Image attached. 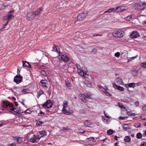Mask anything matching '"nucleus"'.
<instances>
[{
    "mask_svg": "<svg viewBox=\"0 0 146 146\" xmlns=\"http://www.w3.org/2000/svg\"><path fill=\"white\" fill-rule=\"evenodd\" d=\"M76 66L77 69V72L81 76L84 77V78H87L88 75L87 73V70L84 67L81 68L80 66L78 64H76Z\"/></svg>",
    "mask_w": 146,
    "mask_h": 146,
    "instance_id": "obj_1",
    "label": "nucleus"
},
{
    "mask_svg": "<svg viewBox=\"0 0 146 146\" xmlns=\"http://www.w3.org/2000/svg\"><path fill=\"white\" fill-rule=\"evenodd\" d=\"M135 9L138 10L142 11L146 8V3L145 2L137 3L134 6Z\"/></svg>",
    "mask_w": 146,
    "mask_h": 146,
    "instance_id": "obj_2",
    "label": "nucleus"
},
{
    "mask_svg": "<svg viewBox=\"0 0 146 146\" xmlns=\"http://www.w3.org/2000/svg\"><path fill=\"white\" fill-rule=\"evenodd\" d=\"M88 13V11H85L79 14L77 17V20L75 21V23H76L78 21H82L87 16Z\"/></svg>",
    "mask_w": 146,
    "mask_h": 146,
    "instance_id": "obj_3",
    "label": "nucleus"
},
{
    "mask_svg": "<svg viewBox=\"0 0 146 146\" xmlns=\"http://www.w3.org/2000/svg\"><path fill=\"white\" fill-rule=\"evenodd\" d=\"M124 32L122 31H115L113 32L112 35L115 37L121 38L124 35Z\"/></svg>",
    "mask_w": 146,
    "mask_h": 146,
    "instance_id": "obj_4",
    "label": "nucleus"
},
{
    "mask_svg": "<svg viewBox=\"0 0 146 146\" xmlns=\"http://www.w3.org/2000/svg\"><path fill=\"white\" fill-rule=\"evenodd\" d=\"M36 17L35 12H34L29 13L27 15L26 19L29 20H33Z\"/></svg>",
    "mask_w": 146,
    "mask_h": 146,
    "instance_id": "obj_5",
    "label": "nucleus"
},
{
    "mask_svg": "<svg viewBox=\"0 0 146 146\" xmlns=\"http://www.w3.org/2000/svg\"><path fill=\"white\" fill-rule=\"evenodd\" d=\"M2 102L3 104L2 106L4 108H7L8 106L12 107L14 106L13 103L7 101L3 100L2 101Z\"/></svg>",
    "mask_w": 146,
    "mask_h": 146,
    "instance_id": "obj_6",
    "label": "nucleus"
},
{
    "mask_svg": "<svg viewBox=\"0 0 146 146\" xmlns=\"http://www.w3.org/2000/svg\"><path fill=\"white\" fill-rule=\"evenodd\" d=\"M23 77L20 75H17L14 78V81L18 84L22 82Z\"/></svg>",
    "mask_w": 146,
    "mask_h": 146,
    "instance_id": "obj_7",
    "label": "nucleus"
},
{
    "mask_svg": "<svg viewBox=\"0 0 146 146\" xmlns=\"http://www.w3.org/2000/svg\"><path fill=\"white\" fill-rule=\"evenodd\" d=\"M40 83L43 88H47L48 87L49 84L47 80H42L40 81Z\"/></svg>",
    "mask_w": 146,
    "mask_h": 146,
    "instance_id": "obj_8",
    "label": "nucleus"
},
{
    "mask_svg": "<svg viewBox=\"0 0 146 146\" xmlns=\"http://www.w3.org/2000/svg\"><path fill=\"white\" fill-rule=\"evenodd\" d=\"M52 104L50 100H48L46 101V103L42 105V106L44 108L46 107L49 108H51L52 106Z\"/></svg>",
    "mask_w": 146,
    "mask_h": 146,
    "instance_id": "obj_9",
    "label": "nucleus"
},
{
    "mask_svg": "<svg viewBox=\"0 0 146 146\" xmlns=\"http://www.w3.org/2000/svg\"><path fill=\"white\" fill-rule=\"evenodd\" d=\"M46 135V133L45 131H41L37 133L36 135L38 139L39 140L41 137H43L44 135Z\"/></svg>",
    "mask_w": 146,
    "mask_h": 146,
    "instance_id": "obj_10",
    "label": "nucleus"
},
{
    "mask_svg": "<svg viewBox=\"0 0 146 146\" xmlns=\"http://www.w3.org/2000/svg\"><path fill=\"white\" fill-rule=\"evenodd\" d=\"M39 141V139L36 136V135H33L30 139V141L33 143L38 142Z\"/></svg>",
    "mask_w": 146,
    "mask_h": 146,
    "instance_id": "obj_11",
    "label": "nucleus"
},
{
    "mask_svg": "<svg viewBox=\"0 0 146 146\" xmlns=\"http://www.w3.org/2000/svg\"><path fill=\"white\" fill-rule=\"evenodd\" d=\"M113 86L115 88L121 91H123L124 90V88L123 87L117 85L115 82H114L113 84Z\"/></svg>",
    "mask_w": 146,
    "mask_h": 146,
    "instance_id": "obj_12",
    "label": "nucleus"
},
{
    "mask_svg": "<svg viewBox=\"0 0 146 146\" xmlns=\"http://www.w3.org/2000/svg\"><path fill=\"white\" fill-rule=\"evenodd\" d=\"M130 35L131 38H136L139 36V35L137 32L133 31L132 32V33Z\"/></svg>",
    "mask_w": 146,
    "mask_h": 146,
    "instance_id": "obj_13",
    "label": "nucleus"
},
{
    "mask_svg": "<svg viewBox=\"0 0 146 146\" xmlns=\"http://www.w3.org/2000/svg\"><path fill=\"white\" fill-rule=\"evenodd\" d=\"M43 11V10L42 7H40L39 9H37V10L35 11L34 12H35V13L36 15V17L38 16L39 15H40Z\"/></svg>",
    "mask_w": 146,
    "mask_h": 146,
    "instance_id": "obj_14",
    "label": "nucleus"
},
{
    "mask_svg": "<svg viewBox=\"0 0 146 146\" xmlns=\"http://www.w3.org/2000/svg\"><path fill=\"white\" fill-rule=\"evenodd\" d=\"M59 55L60 56H61V60H62L65 62L69 60L68 58L66 55L62 54V55H61L60 53H59Z\"/></svg>",
    "mask_w": 146,
    "mask_h": 146,
    "instance_id": "obj_15",
    "label": "nucleus"
},
{
    "mask_svg": "<svg viewBox=\"0 0 146 146\" xmlns=\"http://www.w3.org/2000/svg\"><path fill=\"white\" fill-rule=\"evenodd\" d=\"M80 99L81 100L84 102H86V96L85 95L82 94H80L79 95Z\"/></svg>",
    "mask_w": 146,
    "mask_h": 146,
    "instance_id": "obj_16",
    "label": "nucleus"
},
{
    "mask_svg": "<svg viewBox=\"0 0 146 146\" xmlns=\"http://www.w3.org/2000/svg\"><path fill=\"white\" fill-rule=\"evenodd\" d=\"M125 9V7L123 6H119L117 7L115 10V11L117 12H121Z\"/></svg>",
    "mask_w": 146,
    "mask_h": 146,
    "instance_id": "obj_17",
    "label": "nucleus"
},
{
    "mask_svg": "<svg viewBox=\"0 0 146 146\" xmlns=\"http://www.w3.org/2000/svg\"><path fill=\"white\" fill-rule=\"evenodd\" d=\"M126 87L128 88L129 87H132L134 88L135 87V83H131L128 84H125Z\"/></svg>",
    "mask_w": 146,
    "mask_h": 146,
    "instance_id": "obj_18",
    "label": "nucleus"
},
{
    "mask_svg": "<svg viewBox=\"0 0 146 146\" xmlns=\"http://www.w3.org/2000/svg\"><path fill=\"white\" fill-rule=\"evenodd\" d=\"M23 66L28 68H30L31 66L29 63L26 61H22Z\"/></svg>",
    "mask_w": 146,
    "mask_h": 146,
    "instance_id": "obj_19",
    "label": "nucleus"
},
{
    "mask_svg": "<svg viewBox=\"0 0 146 146\" xmlns=\"http://www.w3.org/2000/svg\"><path fill=\"white\" fill-rule=\"evenodd\" d=\"M84 125L86 127H90L91 125V122L88 120H86L84 122Z\"/></svg>",
    "mask_w": 146,
    "mask_h": 146,
    "instance_id": "obj_20",
    "label": "nucleus"
},
{
    "mask_svg": "<svg viewBox=\"0 0 146 146\" xmlns=\"http://www.w3.org/2000/svg\"><path fill=\"white\" fill-rule=\"evenodd\" d=\"M116 82L119 84L121 85L123 83L122 79L120 78H117L115 80Z\"/></svg>",
    "mask_w": 146,
    "mask_h": 146,
    "instance_id": "obj_21",
    "label": "nucleus"
},
{
    "mask_svg": "<svg viewBox=\"0 0 146 146\" xmlns=\"http://www.w3.org/2000/svg\"><path fill=\"white\" fill-rule=\"evenodd\" d=\"M122 128L124 129L127 130L131 128V126L128 124H125L122 126Z\"/></svg>",
    "mask_w": 146,
    "mask_h": 146,
    "instance_id": "obj_22",
    "label": "nucleus"
},
{
    "mask_svg": "<svg viewBox=\"0 0 146 146\" xmlns=\"http://www.w3.org/2000/svg\"><path fill=\"white\" fill-rule=\"evenodd\" d=\"M84 83L86 86L89 87H91L92 86L91 83L87 80H85L84 81Z\"/></svg>",
    "mask_w": 146,
    "mask_h": 146,
    "instance_id": "obj_23",
    "label": "nucleus"
},
{
    "mask_svg": "<svg viewBox=\"0 0 146 146\" xmlns=\"http://www.w3.org/2000/svg\"><path fill=\"white\" fill-rule=\"evenodd\" d=\"M140 66H141V68L140 69V70H141L143 68H146V62H143L141 63L140 64Z\"/></svg>",
    "mask_w": 146,
    "mask_h": 146,
    "instance_id": "obj_24",
    "label": "nucleus"
},
{
    "mask_svg": "<svg viewBox=\"0 0 146 146\" xmlns=\"http://www.w3.org/2000/svg\"><path fill=\"white\" fill-rule=\"evenodd\" d=\"M62 111L63 112H64V113L65 114H66L67 115H69L71 113H72V111L71 110H67L66 108V110H62Z\"/></svg>",
    "mask_w": 146,
    "mask_h": 146,
    "instance_id": "obj_25",
    "label": "nucleus"
},
{
    "mask_svg": "<svg viewBox=\"0 0 146 146\" xmlns=\"http://www.w3.org/2000/svg\"><path fill=\"white\" fill-rule=\"evenodd\" d=\"M14 17H13L10 16L6 15L4 16L3 17L4 19H7L8 21H11Z\"/></svg>",
    "mask_w": 146,
    "mask_h": 146,
    "instance_id": "obj_26",
    "label": "nucleus"
},
{
    "mask_svg": "<svg viewBox=\"0 0 146 146\" xmlns=\"http://www.w3.org/2000/svg\"><path fill=\"white\" fill-rule=\"evenodd\" d=\"M124 140L125 142H129L130 141L131 138L129 136H126L125 137Z\"/></svg>",
    "mask_w": 146,
    "mask_h": 146,
    "instance_id": "obj_27",
    "label": "nucleus"
},
{
    "mask_svg": "<svg viewBox=\"0 0 146 146\" xmlns=\"http://www.w3.org/2000/svg\"><path fill=\"white\" fill-rule=\"evenodd\" d=\"M44 93L42 91H39L37 92L36 96L38 98H39V97L42 94H44Z\"/></svg>",
    "mask_w": 146,
    "mask_h": 146,
    "instance_id": "obj_28",
    "label": "nucleus"
},
{
    "mask_svg": "<svg viewBox=\"0 0 146 146\" xmlns=\"http://www.w3.org/2000/svg\"><path fill=\"white\" fill-rule=\"evenodd\" d=\"M67 102L66 101H64L63 102V108L62 109V110H66V108L67 106Z\"/></svg>",
    "mask_w": 146,
    "mask_h": 146,
    "instance_id": "obj_29",
    "label": "nucleus"
},
{
    "mask_svg": "<svg viewBox=\"0 0 146 146\" xmlns=\"http://www.w3.org/2000/svg\"><path fill=\"white\" fill-rule=\"evenodd\" d=\"M113 131L111 129H110L107 131V134L108 135H110L112 134L113 133Z\"/></svg>",
    "mask_w": 146,
    "mask_h": 146,
    "instance_id": "obj_30",
    "label": "nucleus"
},
{
    "mask_svg": "<svg viewBox=\"0 0 146 146\" xmlns=\"http://www.w3.org/2000/svg\"><path fill=\"white\" fill-rule=\"evenodd\" d=\"M142 137V134L140 133H137L136 135V137L137 139H140Z\"/></svg>",
    "mask_w": 146,
    "mask_h": 146,
    "instance_id": "obj_31",
    "label": "nucleus"
},
{
    "mask_svg": "<svg viewBox=\"0 0 146 146\" xmlns=\"http://www.w3.org/2000/svg\"><path fill=\"white\" fill-rule=\"evenodd\" d=\"M57 47L54 44V46L52 47V51H54V52H58V50L57 49Z\"/></svg>",
    "mask_w": 146,
    "mask_h": 146,
    "instance_id": "obj_32",
    "label": "nucleus"
},
{
    "mask_svg": "<svg viewBox=\"0 0 146 146\" xmlns=\"http://www.w3.org/2000/svg\"><path fill=\"white\" fill-rule=\"evenodd\" d=\"M16 110V109L15 108H11L10 110L9 111V112H11L12 113L14 114V112H16L17 113V112L14 111V110Z\"/></svg>",
    "mask_w": 146,
    "mask_h": 146,
    "instance_id": "obj_33",
    "label": "nucleus"
},
{
    "mask_svg": "<svg viewBox=\"0 0 146 146\" xmlns=\"http://www.w3.org/2000/svg\"><path fill=\"white\" fill-rule=\"evenodd\" d=\"M13 11H10L9 12V14L7 15L8 16H10L11 17H14V16L13 15Z\"/></svg>",
    "mask_w": 146,
    "mask_h": 146,
    "instance_id": "obj_34",
    "label": "nucleus"
},
{
    "mask_svg": "<svg viewBox=\"0 0 146 146\" xmlns=\"http://www.w3.org/2000/svg\"><path fill=\"white\" fill-rule=\"evenodd\" d=\"M17 140L18 143L20 144L22 143V139L21 137H18L17 138Z\"/></svg>",
    "mask_w": 146,
    "mask_h": 146,
    "instance_id": "obj_35",
    "label": "nucleus"
},
{
    "mask_svg": "<svg viewBox=\"0 0 146 146\" xmlns=\"http://www.w3.org/2000/svg\"><path fill=\"white\" fill-rule=\"evenodd\" d=\"M109 13H111L112 12H114L115 11V9L114 8H111L109 9L108 10Z\"/></svg>",
    "mask_w": 146,
    "mask_h": 146,
    "instance_id": "obj_36",
    "label": "nucleus"
},
{
    "mask_svg": "<svg viewBox=\"0 0 146 146\" xmlns=\"http://www.w3.org/2000/svg\"><path fill=\"white\" fill-rule=\"evenodd\" d=\"M132 74L134 76H135L137 75V71L136 70H134L132 71Z\"/></svg>",
    "mask_w": 146,
    "mask_h": 146,
    "instance_id": "obj_37",
    "label": "nucleus"
},
{
    "mask_svg": "<svg viewBox=\"0 0 146 146\" xmlns=\"http://www.w3.org/2000/svg\"><path fill=\"white\" fill-rule=\"evenodd\" d=\"M86 98H88L90 99H92V96L90 94H85Z\"/></svg>",
    "mask_w": 146,
    "mask_h": 146,
    "instance_id": "obj_38",
    "label": "nucleus"
},
{
    "mask_svg": "<svg viewBox=\"0 0 146 146\" xmlns=\"http://www.w3.org/2000/svg\"><path fill=\"white\" fill-rule=\"evenodd\" d=\"M118 105H119V107L120 108H123L124 109H125V107L123 106L122 104L120 103H118Z\"/></svg>",
    "mask_w": 146,
    "mask_h": 146,
    "instance_id": "obj_39",
    "label": "nucleus"
},
{
    "mask_svg": "<svg viewBox=\"0 0 146 146\" xmlns=\"http://www.w3.org/2000/svg\"><path fill=\"white\" fill-rule=\"evenodd\" d=\"M131 18H132L131 16L130 15L126 17H125V19L127 21H129L131 19Z\"/></svg>",
    "mask_w": 146,
    "mask_h": 146,
    "instance_id": "obj_40",
    "label": "nucleus"
},
{
    "mask_svg": "<svg viewBox=\"0 0 146 146\" xmlns=\"http://www.w3.org/2000/svg\"><path fill=\"white\" fill-rule=\"evenodd\" d=\"M141 125V124L139 123H135L134 124V126L136 128L139 127Z\"/></svg>",
    "mask_w": 146,
    "mask_h": 146,
    "instance_id": "obj_41",
    "label": "nucleus"
},
{
    "mask_svg": "<svg viewBox=\"0 0 146 146\" xmlns=\"http://www.w3.org/2000/svg\"><path fill=\"white\" fill-rule=\"evenodd\" d=\"M127 114L131 116H133L134 115V113H133L131 111H129L127 112Z\"/></svg>",
    "mask_w": 146,
    "mask_h": 146,
    "instance_id": "obj_42",
    "label": "nucleus"
},
{
    "mask_svg": "<svg viewBox=\"0 0 146 146\" xmlns=\"http://www.w3.org/2000/svg\"><path fill=\"white\" fill-rule=\"evenodd\" d=\"M103 92L105 93L106 95L108 96H111L110 93L108 92L107 91H103Z\"/></svg>",
    "mask_w": 146,
    "mask_h": 146,
    "instance_id": "obj_43",
    "label": "nucleus"
},
{
    "mask_svg": "<svg viewBox=\"0 0 146 146\" xmlns=\"http://www.w3.org/2000/svg\"><path fill=\"white\" fill-rule=\"evenodd\" d=\"M28 90L26 89H23L22 90V92L24 94H25L27 93Z\"/></svg>",
    "mask_w": 146,
    "mask_h": 146,
    "instance_id": "obj_44",
    "label": "nucleus"
},
{
    "mask_svg": "<svg viewBox=\"0 0 146 146\" xmlns=\"http://www.w3.org/2000/svg\"><path fill=\"white\" fill-rule=\"evenodd\" d=\"M103 119L104 122L106 123H107L108 121H108L109 120L106 117H105L104 118H103Z\"/></svg>",
    "mask_w": 146,
    "mask_h": 146,
    "instance_id": "obj_45",
    "label": "nucleus"
},
{
    "mask_svg": "<svg viewBox=\"0 0 146 146\" xmlns=\"http://www.w3.org/2000/svg\"><path fill=\"white\" fill-rule=\"evenodd\" d=\"M40 73L41 74L44 76H46V73L43 70H42L40 72Z\"/></svg>",
    "mask_w": 146,
    "mask_h": 146,
    "instance_id": "obj_46",
    "label": "nucleus"
},
{
    "mask_svg": "<svg viewBox=\"0 0 146 146\" xmlns=\"http://www.w3.org/2000/svg\"><path fill=\"white\" fill-rule=\"evenodd\" d=\"M32 112V111L28 109L26 110L25 111V113H31Z\"/></svg>",
    "mask_w": 146,
    "mask_h": 146,
    "instance_id": "obj_47",
    "label": "nucleus"
},
{
    "mask_svg": "<svg viewBox=\"0 0 146 146\" xmlns=\"http://www.w3.org/2000/svg\"><path fill=\"white\" fill-rule=\"evenodd\" d=\"M140 145L141 146H146V143L145 141L141 142Z\"/></svg>",
    "mask_w": 146,
    "mask_h": 146,
    "instance_id": "obj_48",
    "label": "nucleus"
},
{
    "mask_svg": "<svg viewBox=\"0 0 146 146\" xmlns=\"http://www.w3.org/2000/svg\"><path fill=\"white\" fill-rule=\"evenodd\" d=\"M42 123V122L41 121H37L36 123V125L39 126Z\"/></svg>",
    "mask_w": 146,
    "mask_h": 146,
    "instance_id": "obj_49",
    "label": "nucleus"
},
{
    "mask_svg": "<svg viewBox=\"0 0 146 146\" xmlns=\"http://www.w3.org/2000/svg\"><path fill=\"white\" fill-rule=\"evenodd\" d=\"M120 55V53L119 52H117L115 53V56L116 57H119Z\"/></svg>",
    "mask_w": 146,
    "mask_h": 146,
    "instance_id": "obj_50",
    "label": "nucleus"
},
{
    "mask_svg": "<svg viewBox=\"0 0 146 146\" xmlns=\"http://www.w3.org/2000/svg\"><path fill=\"white\" fill-rule=\"evenodd\" d=\"M8 21H7L5 24L3 25L2 27V29H4L5 26L8 24Z\"/></svg>",
    "mask_w": 146,
    "mask_h": 146,
    "instance_id": "obj_51",
    "label": "nucleus"
},
{
    "mask_svg": "<svg viewBox=\"0 0 146 146\" xmlns=\"http://www.w3.org/2000/svg\"><path fill=\"white\" fill-rule=\"evenodd\" d=\"M80 112L82 113H86V111L83 110H80Z\"/></svg>",
    "mask_w": 146,
    "mask_h": 146,
    "instance_id": "obj_52",
    "label": "nucleus"
},
{
    "mask_svg": "<svg viewBox=\"0 0 146 146\" xmlns=\"http://www.w3.org/2000/svg\"><path fill=\"white\" fill-rule=\"evenodd\" d=\"M8 146H16V144L15 143H13L11 144H9L8 145Z\"/></svg>",
    "mask_w": 146,
    "mask_h": 146,
    "instance_id": "obj_53",
    "label": "nucleus"
},
{
    "mask_svg": "<svg viewBox=\"0 0 146 146\" xmlns=\"http://www.w3.org/2000/svg\"><path fill=\"white\" fill-rule=\"evenodd\" d=\"M92 52L94 54H95V53H96L97 52V50H96V49L94 48L92 50Z\"/></svg>",
    "mask_w": 146,
    "mask_h": 146,
    "instance_id": "obj_54",
    "label": "nucleus"
},
{
    "mask_svg": "<svg viewBox=\"0 0 146 146\" xmlns=\"http://www.w3.org/2000/svg\"><path fill=\"white\" fill-rule=\"evenodd\" d=\"M79 131V132L80 133H84L86 132L85 131L82 129H80Z\"/></svg>",
    "mask_w": 146,
    "mask_h": 146,
    "instance_id": "obj_55",
    "label": "nucleus"
},
{
    "mask_svg": "<svg viewBox=\"0 0 146 146\" xmlns=\"http://www.w3.org/2000/svg\"><path fill=\"white\" fill-rule=\"evenodd\" d=\"M125 118V117H123L122 116H120L119 117L118 119L120 120H121L124 119Z\"/></svg>",
    "mask_w": 146,
    "mask_h": 146,
    "instance_id": "obj_56",
    "label": "nucleus"
},
{
    "mask_svg": "<svg viewBox=\"0 0 146 146\" xmlns=\"http://www.w3.org/2000/svg\"><path fill=\"white\" fill-rule=\"evenodd\" d=\"M103 88L105 90V91H107L108 89V88L106 86H104V87H103Z\"/></svg>",
    "mask_w": 146,
    "mask_h": 146,
    "instance_id": "obj_57",
    "label": "nucleus"
},
{
    "mask_svg": "<svg viewBox=\"0 0 146 146\" xmlns=\"http://www.w3.org/2000/svg\"><path fill=\"white\" fill-rule=\"evenodd\" d=\"M88 139L89 140H91H91L93 141V140H94V138L93 137H90L88 138Z\"/></svg>",
    "mask_w": 146,
    "mask_h": 146,
    "instance_id": "obj_58",
    "label": "nucleus"
},
{
    "mask_svg": "<svg viewBox=\"0 0 146 146\" xmlns=\"http://www.w3.org/2000/svg\"><path fill=\"white\" fill-rule=\"evenodd\" d=\"M135 104L136 106H138L139 105V102L138 101L136 102L135 103Z\"/></svg>",
    "mask_w": 146,
    "mask_h": 146,
    "instance_id": "obj_59",
    "label": "nucleus"
},
{
    "mask_svg": "<svg viewBox=\"0 0 146 146\" xmlns=\"http://www.w3.org/2000/svg\"><path fill=\"white\" fill-rule=\"evenodd\" d=\"M143 137L146 136V129L145 130V132L143 133Z\"/></svg>",
    "mask_w": 146,
    "mask_h": 146,
    "instance_id": "obj_60",
    "label": "nucleus"
},
{
    "mask_svg": "<svg viewBox=\"0 0 146 146\" xmlns=\"http://www.w3.org/2000/svg\"><path fill=\"white\" fill-rule=\"evenodd\" d=\"M127 90L128 91H129V92H133V90H131L130 89H129V88H127Z\"/></svg>",
    "mask_w": 146,
    "mask_h": 146,
    "instance_id": "obj_61",
    "label": "nucleus"
},
{
    "mask_svg": "<svg viewBox=\"0 0 146 146\" xmlns=\"http://www.w3.org/2000/svg\"><path fill=\"white\" fill-rule=\"evenodd\" d=\"M142 23L144 25L146 24V20L143 21Z\"/></svg>",
    "mask_w": 146,
    "mask_h": 146,
    "instance_id": "obj_62",
    "label": "nucleus"
},
{
    "mask_svg": "<svg viewBox=\"0 0 146 146\" xmlns=\"http://www.w3.org/2000/svg\"><path fill=\"white\" fill-rule=\"evenodd\" d=\"M14 104L16 106H17L18 105V104L16 102H15Z\"/></svg>",
    "mask_w": 146,
    "mask_h": 146,
    "instance_id": "obj_63",
    "label": "nucleus"
},
{
    "mask_svg": "<svg viewBox=\"0 0 146 146\" xmlns=\"http://www.w3.org/2000/svg\"><path fill=\"white\" fill-rule=\"evenodd\" d=\"M98 87L99 88H103V87H102L101 85H98Z\"/></svg>",
    "mask_w": 146,
    "mask_h": 146,
    "instance_id": "obj_64",
    "label": "nucleus"
}]
</instances>
